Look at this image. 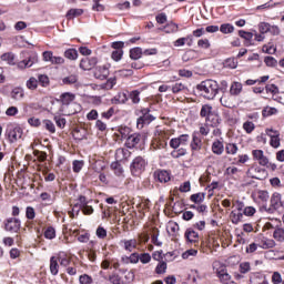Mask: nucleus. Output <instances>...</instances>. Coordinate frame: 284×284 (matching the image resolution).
I'll list each match as a JSON object with an SVG mask.
<instances>
[{"mask_svg": "<svg viewBox=\"0 0 284 284\" xmlns=\"http://www.w3.org/2000/svg\"><path fill=\"white\" fill-rule=\"evenodd\" d=\"M79 283L80 284H92L93 283L92 276H90L88 274H82L79 277Z\"/></svg>", "mask_w": 284, "mask_h": 284, "instance_id": "obj_52", "label": "nucleus"}, {"mask_svg": "<svg viewBox=\"0 0 284 284\" xmlns=\"http://www.w3.org/2000/svg\"><path fill=\"white\" fill-rule=\"evenodd\" d=\"M75 98L77 97L73 93L65 92L60 95V100L58 101H60L62 105H70V103H72V101H74Z\"/></svg>", "mask_w": 284, "mask_h": 284, "instance_id": "obj_13", "label": "nucleus"}, {"mask_svg": "<svg viewBox=\"0 0 284 284\" xmlns=\"http://www.w3.org/2000/svg\"><path fill=\"white\" fill-rule=\"evenodd\" d=\"M197 45L200 48H202L203 50H210V47H211L210 40H207V39H200L197 41Z\"/></svg>", "mask_w": 284, "mask_h": 284, "instance_id": "obj_58", "label": "nucleus"}, {"mask_svg": "<svg viewBox=\"0 0 284 284\" xmlns=\"http://www.w3.org/2000/svg\"><path fill=\"white\" fill-rule=\"evenodd\" d=\"M270 27L271 24L267 22H261L258 24V30L261 32V34H267V32H270Z\"/></svg>", "mask_w": 284, "mask_h": 284, "instance_id": "obj_54", "label": "nucleus"}, {"mask_svg": "<svg viewBox=\"0 0 284 284\" xmlns=\"http://www.w3.org/2000/svg\"><path fill=\"white\" fill-rule=\"evenodd\" d=\"M262 52H264L265 54H276V47H274L273 44H264L262 48Z\"/></svg>", "mask_w": 284, "mask_h": 284, "instance_id": "obj_47", "label": "nucleus"}, {"mask_svg": "<svg viewBox=\"0 0 284 284\" xmlns=\"http://www.w3.org/2000/svg\"><path fill=\"white\" fill-rule=\"evenodd\" d=\"M135 116H139L136 120V128L139 130H143L145 125H150L152 121L156 119L154 115L150 114V108L136 109Z\"/></svg>", "mask_w": 284, "mask_h": 284, "instance_id": "obj_2", "label": "nucleus"}, {"mask_svg": "<svg viewBox=\"0 0 284 284\" xmlns=\"http://www.w3.org/2000/svg\"><path fill=\"white\" fill-rule=\"evenodd\" d=\"M190 201L195 204L203 203L205 201V193H194L190 196Z\"/></svg>", "mask_w": 284, "mask_h": 284, "instance_id": "obj_28", "label": "nucleus"}, {"mask_svg": "<svg viewBox=\"0 0 284 284\" xmlns=\"http://www.w3.org/2000/svg\"><path fill=\"white\" fill-rule=\"evenodd\" d=\"M111 170H114L118 176H121V174H123V166H121V163L119 162H112Z\"/></svg>", "mask_w": 284, "mask_h": 284, "instance_id": "obj_45", "label": "nucleus"}, {"mask_svg": "<svg viewBox=\"0 0 284 284\" xmlns=\"http://www.w3.org/2000/svg\"><path fill=\"white\" fill-rule=\"evenodd\" d=\"M43 125L48 132H51V134L57 132V128L54 126V122L52 120H43Z\"/></svg>", "mask_w": 284, "mask_h": 284, "instance_id": "obj_38", "label": "nucleus"}, {"mask_svg": "<svg viewBox=\"0 0 284 284\" xmlns=\"http://www.w3.org/2000/svg\"><path fill=\"white\" fill-rule=\"evenodd\" d=\"M109 281L112 284H123V282L121 281V276L119 274H112L109 276Z\"/></svg>", "mask_w": 284, "mask_h": 284, "instance_id": "obj_63", "label": "nucleus"}, {"mask_svg": "<svg viewBox=\"0 0 284 284\" xmlns=\"http://www.w3.org/2000/svg\"><path fill=\"white\" fill-rule=\"evenodd\" d=\"M23 97V89L21 88H14L11 92V98L16 101H21V98Z\"/></svg>", "mask_w": 284, "mask_h": 284, "instance_id": "obj_36", "label": "nucleus"}, {"mask_svg": "<svg viewBox=\"0 0 284 284\" xmlns=\"http://www.w3.org/2000/svg\"><path fill=\"white\" fill-rule=\"evenodd\" d=\"M217 277L220 278L221 283H227V281L232 278V276L227 274V271L225 268H222L217 272Z\"/></svg>", "mask_w": 284, "mask_h": 284, "instance_id": "obj_29", "label": "nucleus"}, {"mask_svg": "<svg viewBox=\"0 0 284 284\" xmlns=\"http://www.w3.org/2000/svg\"><path fill=\"white\" fill-rule=\"evenodd\" d=\"M93 77L100 81H105V79L110 77V69L108 65L97 67L93 72Z\"/></svg>", "mask_w": 284, "mask_h": 284, "instance_id": "obj_10", "label": "nucleus"}, {"mask_svg": "<svg viewBox=\"0 0 284 284\" xmlns=\"http://www.w3.org/2000/svg\"><path fill=\"white\" fill-rule=\"evenodd\" d=\"M273 114H278V109L266 106L262 110V116H264V119H267V116H273Z\"/></svg>", "mask_w": 284, "mask_h": 284, "instance_id": "obj_26", "label": "nucleus"}, {"mask_svg": "<svg viewBox=\"0 0 284 284\" xmlns=\"http://www.w3.org/2000/svg\"><path fill=\"white\" fill-rule=\"evenodd\" d=\"M116 85V77L110 78L102 84L103 90H112Z\"/></svg>", "mask_w": 284, "mask_h": 284, "instance_id": "obj_32", "label": "nucleus"}, {"mask_svg": "<svg viewBox=\"0 0 284 284\" xmlns=\"http://www.w3.org/2000/svg\"><path fill=\"white\" fill-rule=\"evenodd\" d=\"M184 236L189 243H196V239H199V233L193 229H187L184 233Z\"/></svg>", "mask_w": 284, "mask_h": 284, "instance_id": "obj_18", "label": "nucleus"}, {"mask_svg": "<svg viewBox=\"0 0 284 284\" xmlns=\"http://www.w3.org/2000/svg\"><path fill=\"white\" fill-rule=\"evenodd\" d=\"M226 154H236L239 152V146L234 143H229L225 146Z\"/></svg>", "mask_w": 284, "mask_h": 284, "instance_id": "obj_50", "label": "nucleus"}, {"mask_svg": "<svg viewBox=\"0 0 284 284\" xmlns=\"http://www.w3.org/2000/svg\"><path fill=\"white\" fill-rule=\"evenodd\" d=\"M55 125L60 128V130H63L65 128V118H62L61 115H55L54 116Z\"/></svg>", "mask_w": 284, "mask_h": 284, "instance_id": "obj_53", "label": "nucleus"}, {"mask_svg": "<svg viewBox=\"0 0 284 284\" xmlns=\"http://www.w3.org/2000/svg\"><path fill=\"white\" fill-rule=\"evenodd\" d=\"M272 283H274V284L283 283V277L281 276V273H278V272L273 273Z\"/></svg>", "mask_w": 284, "mask_h": 284, "instance_id": "obj_64", "label": "nucleus"}, {"mask_svg": "<svg viewBox=\"0 0 284 284\" xmlns=\"http://www.w3.org/2000/svg\"><path fill=\"white\" fill-rule=\"evenodd\" d=\"M81 170H83V161H79V160L73 161V172L79 174Z\"/></svg>", "mask_w": 284, "mask_h": 284, "instance_id": "obj_60", "label": "nucleus"}, {"mask_svg": "<svg viewBox=\"0 0 284 284\" xmlns=\"http://www.w3.org/2000/svg\"><path fill=\"white\" fill-rule=\"evenodd\" d=\"M186 41H193L192 34L187 36L186 38H180L174 42L175 48H181V45H185Z\"/></svg>", "mask_w": 284, "mask_h": 284, "instance_id": "obj_49", "label": "nucleus"}, {"mask_svg": "<svg viewBox=\"0 0 284 284\" xmlns=\"http://www.w3.org/2000/svg\"><path fill=\"white\" fill-rule=\"evenodd\" d=\"M111 58L113 61H121V59H123V50H114L111 53Z\"/></svg>", "mask_w": 284, "mask_h": 284, "instance_id": "obj_57", "label": "nucleus"}, {"mask_svg": "<svg viewBox=\"0 0 284 284\" xmlns=\"http://www.w3.org/2000/svg\"><path fill=\"white\" fill-rule=\"evenodd\" d=\"M196 254H199L197 250L190 248L182 254V258L187 260L190 256H196Z\"/></svg>", "mask_w": 284, "mask_h": 284, "instance_id": "obj_59", "label": "nucleus"}, {"mask_svg": "<svg viewBox=\"0 0 284 284\" xmlns=\"http://www.w3.org/2000/svg\"><path fill=\"white\" fill-rule=\"evenodd\" d=\"M239 36L241 37V39L245 40L244 45H246V47L253 45L252 39L254 38V33L245 31V30H240Z\"/></svg>", "mask_w": 284, "mask_h": 284, "instance_id": "obj_12", "label": "nucleus"}, {"mask_svg": "<svg viewBox=\"0 0 284 284\" xmlns=\"http://www.w3.org/2000/svg\"><path fill=\"white\" fill-rule=\"evenodd\" d=\"M148 161L143 156H136L133 159L130 165L132 176H141L145 172Z\"/></svg>", "mask_w": 284, "mask_h": 284, "instance_id": "obj_3", "label": "nucleus"}, {"mask_svg": "<svg viewBox=\"0 0 284 284\" xmlns=\"http://www.w3.org/2000/svg\"><path fill=\"white\" fill-rule=\"evenodd\" d=\"M136 247V240H124V250L132 252Z\"/></svg>", "mask_w": 284, "mask_h": 284, "instance_id": "obj_40", "label": "nucleus"}, {"mask_svg": "<svg viewBox=\"0 0 284 284\" xmlns=\"http://www.w3.org/2000/svg\"><path fill=\"white\" fill-rule=\"evenodd\" d=\"M141 57H143V49H141V47H135L130 50V59L133 61H139Z\"/></svg>", "mask_w": 284, "mask_h": 284, "instance_id": "obj_20", "label": "nucleus"}, {"mask_svg": "<svg viewBox=\"0 0 284 284\" xmlns=\"http://www.w3.org/2000/svg\"><path fill=\"white\" fill-rule=\"evenodd\" d=\"M78 200H79L80 206L77 210V215H79V212H81V209L85 207L89 203L88 197H85V195H80Z\"/></svg>", "mask_w": 284, "mask_h": 284, "instance_id": "obj_44", "label": "nucleus"}, {"mask_svg": "<svg viewBox=\"0 0 284 284\" xmlns=\"http://www.w3.org/2000/svg\"><path fill=\"white\" fill-rule=\"evenodd\" d=\"M273 239H275V241H278V243H283L284 242V229H282V227L275 229L273 232Z\"/></svg>", "mask_w": 284, "mask_h": 284, "instance_id": "obj_27", "label": "nucleus"}, {"mask_svg": "<svg viewBox=\"0 0 284 284\" xmlns=\"http://www.w3.org/2000/svg\"><path fill=\"white\" fill-rule=\"evenodd\" d=\"M265 132L267 136H270L271 139V142H270L271 146L275 149L281 148V138H280L281 133L274 129H266Z\"/></svg>", "mask_w": 284, "mask_h": 284, "instance_id": "obj_7", "label": "nucleus"}, {"mask_svg": "<svg viewBox=\"0 0 284 284\" xmlns=\"http://www.w3.org/2000/svg\"><path fill=\"white\" fill-rule=\"evenodd\" d=\"M6 232H13L17 234L21 230V220L17 217H9L4 221Z\"/></svg>", "mask_w": 284, "mask_h": 284, "instance_id": "obj_6", "label": "nucleus"}, {"mask_svg": "<svg viewBox=\"0 0 284 284\" xmlns=\"http://www.w3.org/2000/svg\"><path fill=\"white\" fill-rule=\"evenodd\" d=\"M81 14H83V9H70L67 12L65 17L70 21L74 19V17H81Z\"/></svg>", "mask_w": 284, "mask_h": 284, "instance_id": "obj_25", "label": "nucleus"}, {"mask_svg": "<svg viewBox=\"0 0 284 284\" xmlns=\"http://www.w3.org/2000/svg\"><path fill=\"white\" fill-rule=\"evenodd\" d=\"M64 57L70 61H77L79 59V51L77 49H68L64 51Z\"/></svg>", "mask_w": 284, "mask_h": 284, "instance_id": "obj_22", "label": "nucleus"}, {"mask_svg": "<svg viewBox=\"0 0 284 284\" xmlns=\"http://www.w3.org/2000/svg\"><path fill=\"white\" fill-rule=\"evenodd\" d=\"M57 236V231H54V227L50 226L44 232V239H49L52 241Z\"/></svg>", "mask_w": 284, "mask_h": 284, "instance_id": "obj_48", "label": "nucleus"}, {"mask_svg": "<svg viewBox=\"0 0 284 284\" xmlns=\"http://www.w3.org/2000/svg\"><path fill=\"white\" fill-rule=\"evenodd\" d=\"M168 270V263L166 262H160L155 267V274H165Z\"/></svg>", "mask_w": 284, "mask_h": 284, "instance_id": "obj_42", "label": "nucleus"}, {"mask_svg": "<svg viewBox=\"0 0 284 284\" xmlns=\"http://www.w3.org/2000/svg\"><path fill=\"white\" fill-rule=\"evenodd\" d=\"M257 245L262 250H272V247H276V242L272 239H267L263 235H258Z\"/></svg>", "mask_w": 284, "mask_h": 284, "instance_id": "obj_8", "label": "nucleus"}, {"mask_svg": "<svg viewBox=\"0 0 284 284\" xmlns=\"http://www.w3.org/2000/svg\"><path fill=\"white\" fill-rule=\"evenodd\" d=\"M27 88H28V90H37V88H39V80H37V78H34V77H31L27 81Z\"/></svg>", "mask_w": 284, "mask_h": 284, "instance_id": "obj_37", "label": "nucleus"}, {"mask_svg": "<svg viewBox=\"0 0 284 284\" xmlns=\"http://www.w3.org/2000/svg\"><path fill=\"white\" fill-rule=\"evenodd\" d=\"M265 90L267 92V94H278V88L276 87V84H266L265 85Z\"/></svg>", "mask_w": 284, "mask_h": 284, "instance_id": "obj_55", "label": "nucleus"}, {"mask_svg": "<svg viewBox=\"0 0 284 284\" xmlns=\"http://www.w3.org/2000/svg\"><path fill=\"white\" fill-rule=\"evenodd\" d=\"M212 152L213 154L221 156V154L225 152V146L223 145V142H221L220 140L214 141L212 144Z\"/></svg>", "mask_w": 284, "mask_h": 284, "instance_id": "obj_14", "label": "nucleus"}, {"mask_svg": "<svg viewBox=\"0 0 284 284\" xmlns=\"http://www.w3.org/2000/svg\"><path fill=\"white\" fill-rule=\"evenodd\" d=\"M130 99L132 103H141V92L139 90H134L130 93Z\"/></svg>", "mask_w": 284, "mask_h": 284, "instance_id": "obj_41", "label": "nucleus"}, {"mask_svg": "<svg viewBox=\"0 0 284 284\" xmlns=\"http://www.w3.org/2000/svg\"><path fill=\"white\" fill-rule=\"evenodd\" d=\"M1 60L2 61H7V63L9 65H14L16 64V62H14V53H12V52L2 54L1 55Z\"/></svg>", "mask_w": 284, "mask_h": 284, "instance_id": "obj_34", "label": "nucleus"}, {"mask_svg": "<svg viewBox=\"0 0 284 284\" xmlns=\"http://www.w3.org/2000/svg\"><path fill=\"white\" fill-rule=\"evenodd\" d=\"M141 139H143V135H141L140 133H133L129 135L125 141V148H128L129 150H133V148H136V145L141 143Z\"/></svg>", "mask_w": 284, "mask_h": 284, "instance_id": "obj_9", "label": "nucleus"}, {"mask_svg": "<svg viewBox=\"0 0 284 284\" xmlns=\"http://www.w3.org/2000/svg\"><path fill=\"white\" fill-rule=\"evenodd\" d=\"M154 175H155V179H158V181L160 183H168L171 179L170 173L164 170L155 172Z\"/></svg>", "mask_w": 284, "mask_h": 284, "instance_id": "obj_16", "label": "nucleus"}, {"mask_svg": "<svg viewBox=\"0 0 284 284\" xmlns=\"http://www.w3.org/2000/svg\"><path fill=\"white\" fill-rule=\"evenodd\" d=\"M26 216L29 221H34V217L37 216V213L34 212V207L27 206Z\"/></svg>", "mask_w": 284, "mask_h": 284, "instance_id": "obj_46", "label": "nucleus"}, {"mask_svg": "<svg viewBox=\"0 0 284 284\" xmlns=\"http://www.w3.org/2000/svg\"><path fill=\"white\" fill-rule=\"evenodd\" d=\"M77 81H79V78L74 74H71V75L62 79V83L64 85H74V83H77Z\"/></svg>", "mask_w": 284, "mask_h": 284, "instance_id": "obj_33", "label": "nucleus"}, {"mask_svg": "<svg viewBox=\"0 0 284 284\" xmlns=\"http://www.w3.org/2000/svg\"><path fill=\"white\" fill-rule=\"evenodd\" d=\"M38 83L42 85V88H48L50 85V78L45 74L38 75Z\"/></svg>", "mask_w": 284, "mask_h": 284, "instance_id": "obj_39", "label": "nucleus"}, {"mask_svg": "<svg viewBox=\"0 0 284 284\" xmlns=\"http://www.w3.org/2000/svg\"><path fill=\"white\" fill-rule=\"evenodd\" d=\"M220 32H222V34H232L234 27L231 23H223L220 27Z\"/></svg>", "mask_w": 284, "mask_h": 284, "instance_id": "obj_30", "label": "nucleus"}, {"mask_svg": "<svg viewBox=\"0 0 284 284\" xmlns=\"http://www.w3.org/2000/svg\"><path fill=\"white\" fill-rule=\"evenodd\" d=\"M243 128H244L246 134H252V132H254V129L256 126L254 125V122L246 121V122H244Z\"/></svg>", "mask_w": 284, "mask_h": 284, "instance_id": "obj_51", "label": "nucleus"}, {"mask_svg": "<svg viewBox=\"0 0 284 284\" xmlns=\"http://www.w3.org/2000/svg\"><path fill=\"white\" fill-rule=\"evenodd\" d=\"M97 63H99V60L97 58H83L80 61V68L81 70H92L93 68H95Z\"/></svg>", "mask_w": 284, "mask_h": 284, "instance_id": "obj_11", "label": "nucleus"}, {"mask_svg": "<svg viewBox=\"0 0 284 284\" xmlns=\"http://www.w3.org/2000/svg\"><path fill=\"white\" fill-rule=\"evenodd\" d=\"M252 270V266L250 265V262H243L240 264V272L241 274H247Z\"/></svg>", "mask_w": 284, "mask_h": 284, "instance_id": "obj_56", "label": "nucleus"}, {"mask_svg": "<svg viewBox=\"0 0 284 284\" xmlns=\"http://www.w3.org/2000/svg\"><path fill=\"white\" fill-rule=\"evenodd\" d=\"M50 272L53 276L59 274V262H57V257L51 256L50 258Z\"/></svg>", "mask_w": 284, "mask_h": 284, "instance_id": "obj_23", "label": "nucleus"}, {"mask_svg": "<svg viewBox=\"0 0 284 284\" xmlns=\"http://www.w3.org/2000/svg\"><path fill=\"white\" fill-rule=\"evenodd\" d=\"M264 63L267 65V68H276V65H278L276 58L270 55L264 58Z\"/></svg>", "mask_w": 284, "mask_h": 284, "instance_id": "obj_35", "label": "nucleus"}, {"mask_svg": "<svg viewBox=\"0 0 284 284\" xmlns=\"http://www.w3.org/2000/svg\"><path fill=\"white\" fill-rule=\"evenodd\" d=\"M185 154H187V150L183 148L174 149V151L171 152L173 159H181V156H185Z\"/></svg>", "mask_w": 284, "mask_h": 284, "instance_id": "obj_31", "label": "nucleus"}, {"mask_svg": "<svg viewBox=\"0 0 284 284\" xmlns=\"http://www.w3.org/2000/svg\"><path fill=\"white\" fill-rule=\"evenodd\" d=\"M243 92V84L241 82H233L230 88L231 97H239Z\"/></svg>", "mask_w": 284, "mask_h": 284, "instance_id": "obj_15", "label": "nucleus"}, {"mask_svg": "<svg viewBox=\"0 0 284 284\" xmlns=\"http://www.w3.org/2000/svg\"><path fill=\"white\" fill-rule=\"evenodd\" d=\"M196 90L204 99L212 100L219 94V82L215 80H204L196 85Z\"/></svg>", "mask_w": 284, "mask_h": 284, "instance_id": "obj_1", "label": "nucleus"}, {"mask_svg": "<svg viewBox=\"0 0 284 284\" xmlns=\"http://www.w3.org/2000/svg\"><path fill=\"white\" fill-rule=\"evenodd\" d=\"M33 155L37 156V159H38V161H40V163H43V161H45V159H48V153H45L43 151H39V150H34Z\"/></svg>", "mask_w": 284, "mask_h": 284, "instance_id": "obj_43", "label": "nucleus"}, {"mask_svg": "<svg viewBox=\"0 0 284 284\" xmlns=\"http://www.w3.org/2000/svg\"><path fill=\"white\" fill-rule=\"evenodd\" d=\"M224 67L236 70V68H239V60L236 58H229L224 61Z\"/></svg>", "mask_w": 284, "mask_h": 284, "instance_id": "obj_24", "label": "nucleus"}, {"mask_svg": "<svg viewBox=\"0 0 284 284\" xmlns=\"http://www.w3.org/2000/svg\"><path fill=\"white\" fill-rule=\"evenodd\" d=\"M140 261L143 263V265H145L152 261V255H150V253H142L140 255Z\"/></svg>", "mask_w": 284, "mask_h": 284, "instance_id": "obj_62", "label": "nucleus"}, {"mask_svg": "<svg viewBox=\"0 0 284 284\" xmlns=\"http://www.w3.org/2000/svg\"><path fill=\"white\" fill-rule=\"evenodd\" d=\"M6 136L8 138L9 143H17L18 139L23 136V129H21V126H8Z\"/></svg>", "mask_w": 284, "mask_h": 284, "instance_id": "obj_4", "label": "nucleus"}, {"mask_svg": "<svg viewBox=\"0 0 284 284\" xmlns=\"http://www.w3.org/2000/svg\"><path fill=\"white\" fill-rule=\"evenodd\" d=\"M191 150L193 151L201 150V138H199V133L192 134Z\"/></svg>", "mask_w": 284, "mask_h": 284, "instance_id": "obj_21", "label": "nucleus"}, {"mask_svg": "<svg viewBox=\"0 0 284 284\" xmlns=\"http://www.w3.org/2000/svg\"><path fill=\"white\" fill-rule=\"evenodd\" d=\"M183 90H185V84H183V83H175L172 87L173 94H179V92H183Z\"/></svg>", "mask_w": 284, "mask_h": 284, "instance_id": "obj_61", "label": "nucleus"}, {"mask_svg": "<svg viewBox=\"0 0 284 284\" xmlns=\"http://www.w3.org/2000/svg\"><path fill=\"white\" fill-rule=\"evenodd\" d=\"M200 115L206 118V121H210L212 119V105L204 104L200 111Z\"/></svg>", "mask_w": 284, "mask_h": 284, "instance_id": "obj_19", "label": "nucleus"}, {"mask_svg": "<svg viewBox=\"0 0 284 284\" xmlns=\"http://www.w3.org/2000/svg\"><path fill=\"white\" fill-rule=\"evenodd\" d=\"M282 195L281 193H273L271 196V205L268 209H265L268 214H274L277 210H281L283 207V201L281 200Z\"/></svg>", "mask_w": 284, "mask_h": 284, "instance_id": "obj_5", "label": "nucleus"}, {"mask_svg": "<svg viewBox=\"0 0 284 284\" xmlns=\"http://www.w3.org/2000/svg\"><path fill=\"white\" fill-rule=\"evenodd\" d=\"M244 213H236V211L231 212V221L234 225H239V223H243L245 220Z\"/></svg>", "mask_w": 284, "mask_h": 284, "instance_id": "obj_17", "label": "nucleus"}]
</instances>
